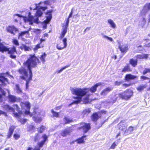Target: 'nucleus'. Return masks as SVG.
<instances>
[{
    "label": "nucleus",
    "instance_id": "nucleus-1",
    "mask_svg": "<svg viewBox=\"0 0 150 150\" xmlns=\"http://www.w3.org/2000/svg\"><path fill=\"white\" fill-rule=\"evenodd\" d=\"M39 62V60L35 56L30 55L29 58L23 63L24 67L27 68L22 67L19 70L20 73L23 75L20 76L21 78L26 80V89L28 88L29 81L32 79V74L31 69L37 66V63Z\"/></svg>",
    "mask_w": 150,
    "mask_h": 150
},
{
    "label": "nucleus",
    "instance_id": "nucleus-2",
    "mask_svg": "<svg viewBox=\"0 0 150 150\" xmlns=\"http://www.w3.org/2000/svg\"><path fill=\"white\" fill-rule=\"evenodd\" d=\"M101 83H98L91 88H71L70 89L72 93L77 96L76 97H74V98L77 100L74 101L70 105L79 103L81 101L82 97L85 96V97L83 98V102L85 103H88L89 96L91 95V94L89 93V92L90 91L92 93L95 92L97 90V88L101 85Z\"/></svg>",
    "mask_w": 150,
    "mask_h": 150
},
{
    "label": "nucleus",
    "instance_id": "nucleus-3",
    "mask_svg": "<svg viewBox=\"0 0 150 150\" xmlns=\"http://www.w3.org/2000/svg\"><path fill=\"white\" fill-rule=\"evenodd\" d=\"M42 4V2H40L38 4H36V7L35 9L37 10L35 14V16L36 17H34L31 15L30 12L28 13V17L23 16L18 14H15L14 16H18L20 17H23V20L25 22H28L29 24L30 25H33V23H38L39 21L38 17H40L43 14V12L47 8L46 6H40L39 5Z\"/></svg>",
    "mask_w": 150,
    "mask_h": 150
},
{
    "label": "nucleus",
    "instance_id": "nucleus-4",
    "mask_svg": "<svg viewBox=\"0 0 150 150\" xmlns=\"http://www.w3.org/2000/svg\"><path fill=\"white\" fill-rule=\"evenodd\" d=\"M6 51L8 52V53L10 55V57L11 58L15 59L16 58V56L13 55L15 53H16V47L13 46L12 48L10 49L0 42V52H3Z\"/></svg>",
    "mask_w": 150,
    "mask_h": 150
},
{
    "label": "nucleus",
    "instance_id": "nucleus-5",
    "mask_svg": "<svg viewBox=\"0 0 150 150\" xmlns=\"http://www.w3.org/2000/svg\"><path fill=\"white\" fill-rule=\"evenodd\" d=\"M133 94V92L131 90H126L122 93L119 94L120 97L122 99L128 100L130 98Z\"/></svg>",
    "mask_w": 150,
    "mask_h": 150
},
{
    "label": "nucleus",
    "instance_id": "nucleus-6",
    "mask_svg": "<svg viewBox=\"0 0 150 150\" xmlns=\"http://www.w3.org/2000/svg\"><path fill=\"white\" fill-rule=\"evenodd\" d=\"M21 106L22 108H23V107H25L27 110H25V115H28L30 114V105L29 102H28L25 103H21Z\"/></svg>",
    "mask_w": 150,
    "mask_h": 150
},
{
    "label": "nucleus",
    "instance_id": "nucleus-7",
    "mask_svg": "<svg viewBox=\"0 0 150 150\" xmlns=\"http://www.w3.org/2000/svg\"><path fill=\"white\" fill-rule=\"evenodd\" d=\"M5 74V73L0 74V85L1 86H4L6 83H8L7 79L4 77Z\"/></svg>",
    "mask_w": 150,
    "mask_h": 150
},
{
    "label": "nucleus",
    "instance_id": "nucleus-8",
    "mask_svg": "<svg viewBox=\"0 0 150 150\" xmlns=\"http://www.w3.org/2000/svg\"><path fill=\"white\" fill-rule=\"evenodd\" d=\"M6 30L7 32L13 35H15V33L18 31V29L14 26H9L7 27Z\"/></svg>",
    "mask_w": 150,
    "mask_h": 150
},
{
    "label": "nucleus",
    "instance_id": "nucleus-9",
    "mask_svg": "<svg viewBox=\"0 0 150 150\" xmlns=\"http://www.w3.org/2000/svg\"><path fill=\"white\" fill-rule=\"evenodd\" d=\"M127 126V123L125 120L121 121L118 124L119 129L123 131V133L126 129Z\"/></svg>",
    "mask_w": 150,
    "mask_h": 150
},
{
    "label": "nucleus",
    "instance_id": "nucleus-10",
    "mask_svg": "<svg viewBox=\"0 0 150 150\" xmlns=\"http://www.w3.org/2000/svg\"><path fill=\"white\" fill-rule=\"evenodd\" d=\"M38 110H34L33 114L35 116L33 117V119L37 123L40 122L42 120V119L41 117H36V115H38L40 114V112L38 111Z\"/></svg>",
    "mask_w": 150,
    "mask_h": 150
},
{
    "label": "nucleus",
    "instance_id": "nucleus-11",
    "mask_svg": "<svg viewBox=\"0 0 150 150\" xmlns=\"http://www.w3.org/2000/svg\"><path fill=\"white\" fill-rule=\"evenodd\" d=\"M81 125V127L83 129V132L85 133L87 132L90 129V125L89 123H82Z\"/></svg>",
    "mask_w": 150,
    "mask_h": 150
},
{
    "label": "nucleus",
    "instance_id": "nucleus-12",
    "mask_svg": "<svg viewBox=\"0 0 150 150\" xmlns=\"http://www.w3.org/2000/svg\"><path fill=\"white\" fill-rule=\"evenodd\" d=\"M67 38H64L62 40V41L63 42L64 45H63V46L61 47L59 46L58 44H57V48L59 50H60L63 49L64 48H66L67 47Z\"/></svg>",
    "mask_w": 150,
    "mask_h": 150
},
{
    "label": "nucleus",
    "instance_id": "nucleus-13",
    "mask_svg": "<svg viewBox=\"0 0 150 150\" xmlns=\"http://www.w3.org/2000/svg\"><path fill=\"white\" fill-rule=\"evenodd\" d=\"M52 10H49L46 13V14L48 15L46 16V19L45 22L46 23H48L51 19L52 18Z\"/></svg>",
    "mask_w": 150,
    "mask_h": 150
},
{
    "label": "nucleus",
    "instance_id": "nucleus-14",
    "mask_svg": "<svg viewBox=\"0 0 150 150\" xmlns=\"http://www.w3.org/2000/svg\"><path fill=\"white\" fill-rule=\"evenodd\" d=\"M21 114H18L17 113H14V116L17 118L18 120L20 121L22 124H24L27 121V120L25 119L21 118Z\"/></svg>",
    "mask_w": 150,
    "mask_h": 150
},
{
    "label": "nucleus",
    "instance_id": "nucleus-15",
    "mask_svg": "<svg viewBox=\"0 0 150 150\" xmlns=\"http://www.w3.org/2000/svg\"><path fill=\"white\" fill-rule=\"evenodd\" d=\"M113 89L112 87H107L103 90L101 93L100 94L102 96H105L109 92Z\"/></svg>",
    "mask_w": 150,
    "mask_h": 150
},
{
    "label": "nucleus",
    "instance_id": "nucleus-16",
    "mask_svg": "<svg viewBox=\"0 0 150 150\" xmlns=\"http://www.w3.org/2000/svg\"><path fill=\"white\" fill-rule=\"evenodd\" d=\"M119 48L121 52L123 54H125L128 50V46L127 45H120Z\"/></svg>",
    "mask_w": 150,
    "mask_h": 150
},
{
    "label": "nucleus",
    "instance_id": "nucleus-17",
    "mask_svg": "<svg viewBox=\"0 0 150 150\" xmlns=\"http://www.w3.org/2000/svg\"><path fill=\"white\" fill-rule=\"evenodd\" d=\"M3 108L4 109L8 112H12L13 114L14 115V113H16L15 112V110L13 108L11 107L8 105H6L3 106Z\"/></svg>",
    "mask_w": 150,
    "mask_h": 150
},
{
    "label": "nucleus",
    "instance_id": "nucleus-18",
    "mask_svg": "<svg viewBox=\"0 0 150 150\" xmlns=\"http://www.w3.org/2000/svg\"><path fill=\"white\" fill-rule=\"evenodd\" d=\"M71 131V128H68L62 131L61 133V134L62 136L64 137L69 135Z\"/></svg>",
    "mask_w": 150,
    "mask_h": 150
},
{
    "label": "nucleus",
    "instance_id": "nucleus-19",
    "mask_svg": "<svg viewBox=\"0 0 150 150\" xmlns=\"http://www.w3.org/2000/svg\"><path fill=\"white\" fill-rule=\"evenodd\" d=\"M8 99L10 102L12 103L15 102L18 100V99L15 96L11 95H8Z\"/></svg>",
    "mask_w": 150,
    "mask_h": 150
},
{
    "label": "nucleus",
    "instance_id": "nucleus-20",
    "mask_svg": "<svg viewBox=\"0 0 150 150\" xmlns=\"http://www.w3.org/2000/svg\"><path fill=\"white\" fill-rule=\"evenodd\" d=\"M16 127L15 126L12 125L9 128V131L8 133V138H9L11 136L12 134L14 129Z\"/></svg>",
    "mask_w": 150,
    "mask_h": 150
},
{
    "label": "nucleus",
    "instance_id": "nucleus-21",
    "mask_svg": "<svg viewBox=\"0 0 150 150\" xmlns=\"http://www.w3.org/2000/svg\"><path fill=\"white\" fill-rule=\"evenodd\" d=\"M137 78V76L134 75L128 74L126 75L125 77V79L127 81H129L131 79H134Z\"/></svg>",
    "mask_w": 150,
    "mask_h": 150
},
{
    "label": "nucleus",
    "instance_id": "nucleus-22",
    "mask_svg": "<svg viewBox=\"0 0 150 150\" xmlns=\"http://www.w3.org/2000/svg\"><path fill=\"white\" fill-rule=\"evenodd\" d=\"M42 137L44 139V140L39 143V145L40 147L42 146L47 139L48 137L45 134H44L42 136Z\"/></svg>",
    "mask_w": 150,
    "mask_h": 150
},
{
    "label": "nucleus",
    "instance_id": "nucleus-23",
    "mask_svg": "<svg viewBox=\"0 0 150 150\" xmlns=\"http://www.w3.org/2000/svg\"><path fill=\"white\" fill-rule=\"evenodd\" d=\"M117 97L114 96L110 98L107 100V102L110 103H113L116 101Z\"/></svg>",
    "mask_w": 150,
    "mask_h": 150
},
{
    "label": "nucleus",
    "instance_id": "nucleus-24",
    "mask_svg": "<svg viewBox=\"0 0 150 150\" xmlns=\"http://www.w3.org/2000/svg\"><path fill=\"white\" fill-rule=\"evenodd\" d=\"M133 130L134 127L132 126H130L127 129H126L124 134L126 135L127 134H130Z\"/></svg>",
    "mask_w": 150,
    "mask_h": 150
},
{
    "label": "nucleus",
    "instance_id": "nucleus-25",
    "mask_svg": "<svg viewBox=\"0 0 150 150\" xmlns=\"http://www.w3.org/2000/svg\"><path fill=\"white\" fill-rule=\"evenodd\" d=\"M67 31V28L63 27L62 31L59 38L61 40L64 36L65 34L66 33Z\"/></svg>",
    "mask_w": 150,
    "mask_h": 150
},
{
    "label": "nucleus",
    "instance_id": "nucleus-26",
    "mask_svg": "<svg viewBox=\"0 0 150 150\" xmlns=\"http://www.w3.org/2000/svg\"><path fill=\"white\" fill-rule=\"evenodd\" d=\"M86 135L83 136L81 137V138H80L76 140H75L74 141L72 142V143H74L75 142H77V143L78 144H81L83 142L84 140V138H86Z\"/></svg>",
    "mask_w": 150,
    "mask_h": 150
},
{
    "label": "nucleus",
    "instance_id": "nucleus-27",
    "mask_svg": "<svg viewBox=\"0 0 150 150\" xmlns=\"http://www.w3.org/2000/svg\"><path fill=\"white\" fill-rule=\"evenodd\" d=\"M137 60L132 59L129 60L130 64L133 67H135L137 65Z\"/></svg>",
    "mask_w": 150,
    "mask_h": 150
},
{
    "label": "nucleus",
    "instance_id": "nucleus-28",
    "mask_svg": "<svg viewBox=\"0 0 150 150\" xmlns=\"http://www.w3.org/2000/svg\"><path fill=\"white\" fill-rule=\"evenodd\" d=\"M147 86L146 84H142L138 86L137 88V89L139 92H141Z\"/></svg>",
    "mask_w": 150,
    "mask_h": 150
},
{
    "label": "nucleus",
    "instance_id": "nucleus-29",
    "mask_svg": "<svg viewBox=\"0 0 150 150\" xmlns=\"http://www.w3.org/2000/svg\"><path fill=\"white\" fill-rule=\"evenodd\" d=\"M150 10V3L146 4L143 8L142 11L147 12Z\"/></svg>",
    "mask_w": 150,
    "mask_h": 150
},
{
    "label": "nucleus",
    "instance_id": "nucleus-30",
    "mask_svg": "<svg viewBox=\"0 0 150 150\" xmlns=\"http://www.w3.org/2000/svg\"><path fill=\"white\" fill-rule=\"evenodd\" d=\"M98 118V114L97 113H94L91 117L92 120L93 121H96Z\"/></svg>",
    "mask_w": 150,
    "mask_h": 150
},
{
    "label": "nucleus",
    "instance_id": "nucleus-31",
    "mask_svg": "<svg viewBox=\"0 0 150 150\" xmlns=\"http://www.w3.org/2000/svg\"><path fill=\"white\" fill-rule=\"evenodd\" d=\"M148 57V54H142V55H140L139 54L137 55L136 57L137 58V59H144V58H147Z\"/></svg>",
    "mask_w": 150,
    "mask_h": 150
},
{
    "label": "nucleus",
    "instance_id": "nucleus-32",
    "mask_svg": "<svg viewBox=\"0 0 150 150\" xmlns=\"http://www.w3.org/2000/svg\"><path fill=\"white\" fill-rule=\"evenodd\" d=\"M13 107L14 110L15 109L18 111V113H17L18 114H22V112L20 110V108L17 105L14 104L13 105Z\"/></svg>",
    "mask_w": 150,
    "mask_h": 150
},
{
    "label": "nucleus",
    "instance_id": "nucleus-33",
    "mask_svg": "<svg viewBox=\"0 0 150 150\" xmlns=\"http://www.w3.org/2000/svg\"><path fill=\"white\" fill-rule=\"evenodd\" d=\"M108 23L110 24L111 27L112 28H116V25L112 20L111 19H108Z\"/></svg>",
    "mask_w": 150,
    "mask_h": 150
},
{
    "label": "nucleus",
    "instance_id": "nucleus-34",
    "mask_svg": "<svg viewBox=\"0 0 150 150\" xmlns=\"http://www.w3.org/2000/svg\"><path fill=\"white\" fill-rule=\"evenodd\" d=\"M16 92L18 94H21L22 93V90L20 88L18 84H17L16 86Z\"/></svg>",
    "mask_w": 150,
    "mask_h": 150
},
{
    "label": "nucleus",
    "instance_id": "nucleus-35",
    "mask_svg": "<svg viewBox=\"0 0 150 150\" xmlns=\"http://www.w3.org/2000/svg\"><path fill=\"white\" fill-rule=\"evenodd\" d=\"M101 35L103 38L108 40L111 42L113 40L112 38L109 37L107 35H105L103 33H102Z\"/></svg>",
    "mask_w": 150,
    "mask_h": 150
},
{
    "label": "nucleus",
    "instance_id": "nucleus-36",
    "mask_svg": "<svg viewBox=\"0 0 150 150\" xmlns=\"http://www.w3.org/2000/svg\"><path fill=\"white\" fill-rule=\"evenodd\" d=\"M29 30L24 31L22 32L21 33H19L18 37V39H19L20 37L23 36L25 34H28L29 33Z\"/></svg>",
    "mask_w": 150,
    "mask_h": 150
},
{
    "label": "nucleus",
    "instance_id": "nucleus-37",
    "mask_svg": "<svg viewBox=\"0 0 150 150\" xmlns=\"http://www.w3.org/2000/svg\"><path fill=\"white\" fill-rule=\"evenodd\" d=\"M46 54L45 53H44L40 57V59L41 61L43 63H44L45 62V59L46 57Z\"/></svg>",
    "mask_w": 150,
    "mask_h": 150
},
{
    "label": "nucleus",
    "instance_id": "nucleus-38",
    "mask_svg": "<svg viewBox=\"0 0 150 150\" xmlns=\"http://www.w3.org/2000/svg\"><path fill=\"white\" fill-rule=\"evenodd\" d=\"M91 111L90 109H87L84 110L83 112V115H87Z\"/></svg>",
    "mask_w": 150,
    "mask_h": 150
},
{
    "label": "nucleus",
    "instance_id": "nucleus-39",
    "mask_svg": "<svg viewBox=\"0 0 150 150\" xmlns=\"http://www.w3.org/2000/svg\"><path fill=\"white\" fill-rule=\"evenodd\" d=\"M69 66V65H66L65 66L62 67L60 70L57 71H56V73H60L63 70L68 68Z\"/></svg>",
    "mask_w": 150,
    "mask_h": 150
},
{
    "label": "nucleus",
    "instance_id": "nucleus-40",
    "mask_svg": "<svg viewBox=\"0 0 150 150\" xmlns=\"http://www.w3.org/2000/svg\"><path fill=\"white\" fill-rule=\"evenodd\" d=\"M69 66V65H66L65 66L62 67L60 70L57 71H56V73H60L63 70L68 68Z\"/></svg>",
    "mask_w": 150,
    "mask_h": 150
},
{
    "label": "nucleus",
    "instance_id": "nucleus-41",
    "mask_svg": "<svg viewBox=\"0 0 150 150\" xmlns=\"http://www.w3.org/2000/svg\"><path fill=\"white\" fill-rule=\"evenodd\" d=\"M64 121L65 124L69 123L72 122V120L67 117H65L64 119Z\"/></svg>",
    "mask_w": 150,
    "mask_h": 150
},
{
    "label": "nucleus",
    "instance_id": "nucleus-42",
    "mask_svg": "<svg viewBox=\"0 0 150 150\" xmlns=\"http://www.w3.org/2000/svg\"><path fill=\"white\" fill-rule=\"evenodd\" d=\"M51 112L52 113L54 117H58L59 115L58 113L54 112L53 109L51 110Z\"/></svg>",
    "mask_w": 150,
    "mask_h": 150
},
{
    "label": "nucleus",
    "instance_id": "nucleus-43",
    "mask_svg": "<svg viewBox=\"0 0 150 150\" xmlns=\"http://www.w3.org/2000/svg\"><path fill=\"white\" fill-rule=\"evenodd\" d=\"M129 66H125L122 70V72H126L129 71Z\"/></svg>",
    "mask_w": 150,
    "mask_h": 150
},
{
    "label": "nucleus",
    "instance_id": "nucleus-44",
    "mask_svg": "<svg viewBox=\"0 0 150 150\" xmlns=\"http://www.w3.org/2000/svg\"><path fill=\"white\" fill-rule=\"evenodd\" d=\"M148 73H150V69L146 68L144 70L142 74H143L144 75Z\"/></svg>",
    "mask_w": 150,
    "mask_h": 150
},
{
    "label": "nucleus",
    "instance_id": "nucleus-45",
    "mask_svg": "<svg viewBox=\"0 0 150 150\" xmlns=\"http://www.w3.org/2000/svg\"><path fill=\"white\" fill-rule=\"evenodd\" d=\"M45 127L42 126L38 128V131L39 132H40V133H42L43 131L45 130Z\"/></svg>",
    "mask_w": 150,
    "mask_h": 150
},
{
    "label": "nucleus",
    "instance_id": "nucleus-46",
    "mask_svg": "<svg viewBox=\"0 0 150 150\" xmlns=\"http://www.w3.org/2000/svg\"><path fill=\"white\" fill-rule=\"evenodd\" d=\"M69 18H67L66 22V23L63 25V27L67 28L69 25Z\"/></svg>",
    "mask_w": 150,
    "mask_h": 150
},
{
    "label": "nucleus",
    "instance_id": "nucleus-47",
    "mask_svg": "<svg viewBox=\"0 0 150 150\" xmlns=\"http://www.w3.org/2000/svg\"><path fill=\"white\" fill-rule=\"evenodd\" d=\"M12 42L15 45L17 46L18 45H19L18 42L16 39H13Z\"/></svg>",
    "mask_w": 150,
    "mask_h": 150
},
{
    "label": "nucleus",
    "instance_id": "nucleus-48",
    "mask_svg": "<svg viewBox=\"0 0 150 150\" xmlns=\"http://www.w3.org/2000/svg\"><path fill=\"white\" fill-rule=\"evenodd\" d=\"M40 139L39 136L38 134H36L35 136V137L34 140L35 142H36L38 140Z\"/></svg>",
    "mask_w": 150,
    "mask_h": 150
},
{
    "label": "nucleus",
    "instance_id": "nucleus-49",
    "mask_svg": "<svg viewBox=\"0 0 150 150\" xmlns=\"http://www.w3.org/2000/svg\"><path fill=\"white\" fill-rule=\"evenodd\" d=\"M146 20L144 18H143L142 23L140 24L141 26L142 27L144 26L145 24Z\"/></svg>",
    "mask_w": 150,
    "mask_h": 150
},
{
    "label": "nucleus",
    "instance_id": "nucleus-50",
    "mask_svg": "<svg viewBox=\"0 0 150 150\" xmlns=\"http://www.w3.org/2000/svg\"><path fill=\"white\" fill-rule=\"evenodd\" d=\"M40 43L38 44L35 47L34 49V50L35 51L37 50L39 48H40Z\"/></svg>",
    "mask_w": 150,
    "mask_h": 150
},
{
    "label": "nucleus",
    "instance_id": "nucleus-51",
    "mask_svg": "<svg viewBox=\"0 0 150 150\" xmlns=\"http://www.w3.org/2000/svg\"><path fill=\"white\" fill-rule=\"evenodd\" d=\"M1 115H3L5 116H7V114L4 111L0 110V116Z\"/></svg>",
    "mask_w": 150,
    "mask_h": 150
},
{
    "label": "nucleus",
    "instance_id": "nucleus-52",
    "mask_svg": "<svg viewBox=\"0 0 150 150\" xmlns=\"http://www.w3.org/2000/svg\"><path fill=\"white\" fill-rule=\"evenodd\" d=\"M122 81H116L115 82V85L119 86L122 83Z\"/></svg>",
    "mask_w": 150,
    "mask_h": 150
},
{
    "label": "nucleus",
    "instance_id": "nucleus-53",
    "mask_svg": "<svg viewBox=\"0 0 150 150\" xmlns=\"http://www.w3.org/2000/svg\"><path fill=\"white\" fill-rule=\"evenodd\" d=\"M140 78L141 79H143V80H146L149 79V78L143 76H141Z\"/></svg>",
    "mask_w": 150,
    "mask_h": 150
},
{
    "label": "nucleus",
    "instance_id": "nucleus-54",
    "mask_svg": "<svg viewBox=\"0 0 150 150\" xmlns=\"http://www.w3.org/2000/svg\"><path fill=\"white\" fill-rule=\"evenodd\" d=\"M20 137L19 135L18 134H15L14 135V137L16 139H18Z\"/></svg>",
    "mask_w": 150,
    "mask_h": 150
},
{
    "label": "nucleus",
    "instance_id": "nucleus-55",
    "mask_svg": "<svg viewBox=\"0 0 150 150\" xmlns=\"http://www.w3.org/2000/svg\"><path fill=\"white\" fill-rule=\"evenodd\" d=\"M28 128L30 131L33 130L34 128V127L33 125H30L28 127Z\"/></svg>",
    "mask_w": 150,
    "mask_h": 150
},
{
    "label": "nucleus",
    "instance_id": "nucleus-56",
    "mask_svg": "<svg viewBox=\"0 0 150 150\" xmlns=\"http://www.w3.org/2000/svg\"><path fill=\"white\" fill-rule=\"evenodd\" d=\"M117 146V145L115 144V143L114 142L112 145L110 147V148L112 149H114L115 147Z\"/></svg>",
    "mask_w": 150,
    "mask_h": 150
},
{
    "label": "nucleus",
    "instance_id": "nucleus-57",
    "mask_svg": "<svg viewBox=\"0 0 150 150\" xmlns=\"http://www.w3.org/2000/svg\"><path fill=\"white\" fill-rule=\"evenodd\" d=\"M0 93H1L3 95L5 94V92L1 87H0Z\"/></svg>",
    "mask_w": 150,
    "mask_h": 150
},
{
    "label": "nucleus",
    "instance_id": "nucleus-58",
    "mask_svg": "<svg viewBox=\"0 0 150 150\" xmlns=\"http://www.w3.org/2000/svg\"><path fill=\"white\" fill-rule=\"evenodd\" d=\"M50 1L48 0H47L44 2H42V3L44 4H50Z\"/></svg>",
    "mask_w": 150,
    "mask_h": 150
},
{
    "label": "nucleus",
    "instance_id": "nucleus-59",
    "mask_svg": "<svg viewBox=\"0 0 150 150\" xmlns=\"http://www.w3.org/2000/svg\"><path fill=\"white\" fill-rule=\"evenodd\" d=\"M73 10H72L69 15V17H68V18H69H69H70L71 17H72V14H73Z\"/></svg>",
    "mask_w": 150,
    "mask_h": 150
},
{
    "label": "nucleus",
    "instance_id": "nucleus-60",
    "mask_svg": "<svg viewBox=\"0 0 150 150\" xmlns=\"http://www.w3.org/2000/svg\"><path fill=\"white\" fill-rule=\"evenodd\" d=\"M30 49V48L29 47L27 46L26 45H25L24 50L25 51H28Z\"/></svg>",
    "mask_w": 150,
    "mask_h": 150
},
{
    "label": "nucleus",
    "instance_id": "nucleus-61",
    "mask_svg": "<svg viewBox=\"0 0 150 150\" xmlns=\"http://www.w3.org/2000/svg\"><path fill=\"white\" fill-rule=\"evenodd\" d=\"M130 86V84H127L125 83H124L122 84V86L123 87H128L129 86Z\"/></svg>",
    "mask_w": 150,
    "mask_h": 150
},
{
    "label": "nucleus",
    "instance_id": "nucleus-62",
    "mask_svg": "<svg viewBox=\"0 0 150 150\" xmlns=\"http://www.w3.org/2000/svg\"><path fill=\"white\" fill-rule=\"evenodd\" d=\"M147 42H148V44H146L145 45L146 47H149L150 46V41L148 40Z\"/></svg>",
    "mask_w": 150,
    "mask_h": 150
},
{
    "label": "nucleus",
    "instance_id": "nucleus-63",
    "mask_svg": "<svg viewBox=\"0 0 150 150\" xmlns=\"http://www.w3.org/2000/svg\"><path fill=\"white\" fill-rule=\"evenodd\" d=\"M25 45H22L20 47V48L21 50H24L25 48Z\"/></svg>",
    "mask_w": 150,
    "mask_h": 150
},
{
    "label": "nucleus",
    "instance_id": "nucleus-64",
    "mask_svg": "<svg viewBox=\"0 0 150 150\" xmlns=\"http://www.w3.org/2000/svg\"><path fill=\"white\" fill-rule=\"evenodd\" d=\"M61 106H59L55 108V109L56 110H58L61 109Z\"/></svg>",
    "mask_w": 150,
    "mask_h": 150
}]
</instances>
